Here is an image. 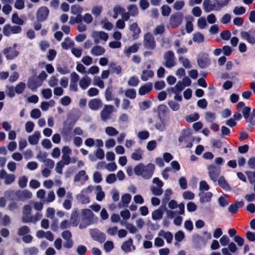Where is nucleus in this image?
Listing matches in <instances>:
<instances>
[{"label":"nucleus","instance_id":"f257e3e1","mask_svg":"<svg viewBox=\"0 0 255 255\" xmlns=\"http://www.w3.org/2000/svg\"><path fill=\"white\" fill-rule=\"evenodd\" d=\"M155 166L152 163H148L145 165L139 163L134 168V173L138 176H141L145 179H150L154 172Z\"/></svg>","mask_w":255,"mask_h":255},{"label":"nucleus","instance_id":"f03ea898","mask_svg":"<svg viewBox=\"0 0 255 255\" xmlns=\"http://www.w3.org/2000/svg\"><path fill=\"white\" fill-rule=\"evenodd\" d=\"M94 190V186L89 185L87 188L81 190L80 193L76 196L77 200L82 204H87L90 202L89 194Z\"/></svg>","mask_w":255,"mask_h":255},{"label":"nucleus","instance_id":"7ed1b4c3","mask_svg":"<svg viewBox=\"0 0 255 255\" xmlns=\"http://www.w3.org/2000/svg\"><path fill=\"white\" fill-rule=\"evenodd\" d=\"M207 170L211 180L216 182L219 178L221 173V167L214 164H210L207 166Z\"/></svg>","mask_w":255,"mask_h":255},{"label":"nucleus","instance_id":"20e7f679","mask_svg":"<svg viewBox=\"0 0 255 255\" xmlns=\"http://www.w3.org/2000/svg\"><path fill=\"white\" fill-rule=\"evenodd\" d=\"M180 142H185L187 143L186 147L190 148L192 146V142L193 141V138L190 133L189 129L183 130L180 136L178 138Z\"/></svg>","mask_w":255,"mask_h":255},{"label":"nucleus","instance_id":"39448f33","mask_svg":"<svg viewBox=\"0 0 255 255\" xmlns=\"http://www.w3.org/2000/svg\"><path fill=\"white\" fill-rule=\"evenodd\" d=\"M163 59L165 61L164 65L167 68H172L176 65L174 54L172 51L165 52Z\"/></svg>","mask_w":255,"mask_h":255},{"label":"nucleus","instance_id":"423d86ee","mask_svg":"<svg viewBox=\"0 0 255 255\" xmlns=\"http://www.w3.org/2000/svg\"><path fill=\"white\" fill-rule=\"evenodd\" d=\"M143 43L144 47L148 49L153 50L156 47L154 38L150 33H147L144 35Z\"/></svg>","mask_w":255,"mask_h":255},{"label":"nucleus","instance_id":"0eeeda50","mask_svg":"<svg viewBox=\"0 0 255 255\" xmlns=\"http://www.w3.org/2000/svg\"><path fill=\"white\" fill-rule=\"evenodd\" d=\"M16 46L17 44L15 43L13 44L12 47H6L3 49L2 52L3 54L7 59H13L18 55L19 52L15 49Z\"/></svg>","mask_w":255,"mask_h":255},{"label":"nucleus","instance_id":"6e6552de","mask_svg":"<svg viewBox=\"0 0 255 255\" xmlns=\"http://www.w3.org/2000/svg\"><path fill=\"white\" fill-rule=\"evenodd\" d=\"M183 19V15L181 12H177L173 14L169 19L171 26L173 28L178 27L182 23Z\"/></svg>","mask_w":255,"mask_h":255},{"label":"nucleus","instance_id":"1a4fd4ad","mask_svg":"<svg viewBox=\"0 0 255 255\" xmlns=\"http://www.w3.org/2000/svg\"><path fill=\"white\" fill-rule=\"evenodd\" d=\"M242 38L246 40L251 44L255 43V30L254 29L249 30L248 31H242L240 33Z\"/></svg>","mask_w":255,"mask_h":255},{"label":"nucleus","instance_id":"9d476101","mask_svg":"<svg viewBox=\"0 0 255 255\" xmlns=\"http://www.w3.org/2000/svg\"><path fill=\"white\" fill-rule=\"evenodd\" d=\"M21 31V27L18 25L11 26L6 24L3 28V33L5 36H9L11 34L19 33Z\"/></svg>","mask_w":255,"mask_h":255},{"label":"nucleus","instance_id":"9b49d317","mask_svg":"<svg viewBox=\"0 0 255 255\" xmlns=\"http://www.w3.org/2000/svg\"><path fill=\"white\" fill-rule=\"evenodd\" d=\"M92 239L101 243H103L106 239V235L97 229H91L89 231Z\"/></svg>","mask_w":255,"mask_h":255},{"label":"nucleus","instance_id":"f8f14e48","mask_svg":"<svg viewBox=\"0 0 255 255\" xmlns=\"http://www.w3.org/2000/svg\"><path fill=\"white\" fill-rule=\"evenodd\" d=\"M49 13V10L47 7L41 6L38 8L36 12V18L39 22L45 21Z\"/></svg>","mask_w":255,"mask_h":255},{"label":"nucleus","instance_id":"ddd939ff","mask_svg":"<svg viewBox=\"0 0 255 255\" xmlns=\"http://www.w3.org/2000/svg\"><path fill=\"white\" fill-rule=\"evenodd\" d=\"M184 204L181 203L178 205V211L166 210L167 217L169 219H172L177 215H183L184 214Z\"/></svg>","mask_w":255,"mask_h":255},{"label":"nucleus","instance_id":"4468645a","mask_svg":"<svg viewBox=\"0 0 255 255\" xmlns=\"http://www.w3.org/2000/svg\"><path fill=\"white\" fill-rule=\"evenodd\" d=\"M92 37L94 39L95 44H99L100 40L106 41L108 39V35L103 31H94Z\"/></svg>","mask_w":255,"mask_h":255},{"label":"nucleus","instance_id":"2eb2a0df","mask_svg":"<svg viewBox=\"0 0 255 255\" xmlns=\"http://www.w3.org/2000/svg\"><path fill=\"white\" fill-rule=\"evenodd\" d=\"M75 215L74 214H72L70 218L71 222L66 220H63L60 223V228L62 230H64L69 228L71 226V225H72V226H77L78 225V223L77 221V220L75 219Z\"/></svg>","mask_w":255,"mask_h":255},{"label":"nucleus","instance_id":"dca6fc26","mask_svg":"<svg viewBox=\"0 0 255 255\" xmlns=\"http://www.w3.org/2000/svg\"><path fill=\"white\" fill-rule=\"evenodd\" d=\"M203 6L205 12H210L213 10H219L220 8L218 6L217 3H212L210 0H204Z\"/></svg>","mask_w":255,"mask_h":255},{"label":"nucleus","instance_id":"f3484780","mask_svg":"<svg viewBox=\"0 0 255 255\" xmlns=\"http://www.w3.org/2000/svg\"><path fill=\"white\" fill-rule=\"evenodd\" d=\"M0 178L4 179V183L6 185L12 183L15 179V176L13 174H8L4 169L0 172Z\"/></svg>","mask_w":255,"mask_h":255},{"label":"nucleus","instance_id":"a211bd4d","mask_svg":"<svg viewBox=\"0 0 255 255\" xmlns=\"http://www.w3.org/2000/svg\"><path fill=\"white\" fill-rule=\"evenodd\" d=\"M42 85L41 80H39L37 77L29 79L27 82V86L32 91L36 90L37 88Z\"/></svg>","mask_w":255,"mask_h":255},{"label":"nucleus","instance_id":"6ab92c4d","mask_svg":"<svg viewBox=\"0 0 255 255\" xmlns=\"http://www.w3.org/2000/svg\"><path fill=\"white\" fill-rule=\"evenodd\" d=\"M114 107L112 105H106L101 113V117L103 121H106L110 118L113 111Z\"/></svg>","mask_w":255,"mask_h":255},{"label":"nucleus","instance_id":"aec40b11","mask_svg":"<svg viewBox=\"0 0 255 255\" xmlns=\"http://www.w3.org/2000/svg\"><path fill=\"white\" fill-rule=\"evenodd\" d=\"M15 195L19 200L22 201L30 199L32 197V193L27 190L17 191L15 193Z\"/></svg>","mask_w":255,"mask_h":255},{"label":"nucleus","instance_id":"412c9836","mask_svg":"<svg viewBox=\"0 0 255 255\" xmlns=\"http://www.w3.org/2000/svg\"><path fill=\"white\" fill-rule=\"evenodd\" d=\"M131 199V196L128 193L124 194L121 198V201L118 203V207L120 209L128 207Z\"/></svg>","mask_w":255,"mask_h":255},{"label":"nucleus","instance_id":"4be33fe9","mask_svg":"<svg viewBox=\"0 0 255 255\" xmlns=\"http://www.w3.org/2000/svg\"><path fill=\"white\" fill-rule=\"evenodd\" d=\"M152 84L148 82L141 86L138 90V94L140 96H143L149 93L152 89Z\"/></svg>","mask_w":255,"mask_h":255},{"label":"nucleus","instance_id":"5701e85b","mask_svg":"<svg viewBox=\"0 0 255 255\" xmlns=\"http://www.w3.org/2000/svg\"><path fill=\"white\" fill-rule=\"evenodd\" d=\"M131 247L134 250L135 248L133 245V241L130 238L128 241L124 242L121 246L122 250L128 253L131 251Z\"/></svg>","mask_w":255,"mask_h":255},{"label":"nucleus","instance_id":"b1692460","mask_svg":"<svg viewBox=\"0 0 255 255\" xmlns=\"http://www.w3.org/2000/svg\"><path fill=\"white\" fill-rule=\"evenodd\" d=\"M105 51V49L103 47L95 45L92 48L90 53L94 56H100L103 55Z\"/></svg>","mask_w":255,"mask_h":255},{"label":"nucleus","instance_id":"393cba45","mask_svg":"<svg viewBox=\"0 0 255 255\" xmlns=\"http://www.w3.org/2000/svg\"><path fill=\"white\" fill-rule=\"evenodd\" d=\"M91 79L88 76H83L79 81V86L82 90H86L91 84Z\"/></svg>","mask_w":255,"mask_h":255},{"label":"nucleus","instance_id":"a878e982","mask_svg":"<svg viewBox=\"0 0 255 255\" xmlns=\"http://www.w3.org/2000/svg\"><path fill=\"white\" fill-rule=\"evenodd\" d=\"M219 185L224 190L230 191L232 188L228 184L225 177L223 176L219 177L217 180Z\"/></svg>","mask_w":255,"mask_h":255},{"label":"nucleus","instance_id":"bb28decb","mask_svg":"<svg viewBox=\"0 0 255 255\" xmlns=\"http://www.w3.org/2000/svg\"><path fill=\"white\" fill-rule=\"evenodd\" d=\"M40 137V132L38 131H36L32 135L28 136V142L31 145H36L38 143Z\"/></svg>","mask_w":255,"mask_h":255},{"label":"nucleus","instance_id":"cd10ccee","mask_svg":"<svg viewBox=\"0 0 255 255\" xmlns=\"http://www.w3.org/2000/svg\"><path fill=\"white\" fill-rule=\"evenodd\" d=\"M89 107L92 110L96 111L102 106L101 101L99 99H94L89 102Z\"/></svg>","mask_w":255,"mask_h":255},{"label":"nucleus","instance_id":"c85d7f7f","mask_svg":"<svg viewBox=\"0 0 255 255\" xmlns=\"http://www.w3.org/2000/svg\"><path fill=\"white\" fill-rule=\"evenodd\" d=\"M94 189L96 195V200L98 201H102L105 196V194L102 190V187L100 185H97L94 187Z\"/></svg>","mask_w":255,"mask_h":255},{"label":"nucleus","instance_id":"c756f323","mask_svg":"<svg viewBox=\"0 0 255 255\" xmlns=\"http://www.w3.org/2000/svg\"><path fill=\"white\" fill-rule=\"evenodd\" d=\"M138 45L137 44H134L128 48H125L124 53L127 56L129 57L131 53H136L138 51Z\"/></svg>","mask_w":255,"mask_h":255},{"label":"nucleus","instance_id":"7c9ffc66","mask_svg":"<svg viewBox=\"0 0 255 255\" xmlns=\"http://www.w3.org/2000/svg\"><path fill=\"white\" fill-rule=\"evenodd\" d=\"M199 195L200 197V202L201 203H203L210 202L213 194L210 192H207L206 193H200Z\"/></svg>","mask_w":255,"mask_h":255},{"label":"nucleus","instance_id":"2f4dec72","mask_svg":"<svg viewBox=\"0 0 255 255\" xmlns=\"http://www.w3.org/2000/svg\"><path fill=\"white\" fill-rule=\"evenodd\" d=\"M143 154V151L140 148H137L134 149L131 155V158L132 159L135 161L140 160L142 158Z\"/></svg>","mask_w":255,"mask_h":255},{"label":"nucleus","instance_id":"473e14b6","mask_svg":"<svg viewBox=\"0 0 255 255\" xmlns=\"http://www.w3.org/2000/svg\"><path fill=\"white\" fill-rule=\"evenodd\" d=\"M88 176L86 175L85 171L83 170L79 171L78 173L75 175L74 178V181H86L88 179Z\"/></svg>","mask_w":255,"mask_h":255},{"label":"nucleus","instance_id":"72a5a7b5","mask_svg":"<svg viewBox=\"0 0 255 255\" xmlns=\"http://www.w3.org/2000/svg\"><path fill=\"white\" fill-rule=\"evenodd\" d=\"M184 88V86L182 82L178 81L174 87L168 89L167 91L168 92H172L175 94H178L182 91Z\"/></svg>","mask_w":255,"mask_h":255},{"label":"nucleus","instance_id":"f704fd0d","mask_svg":"<svg viewBox=\"0 0 255 255\" xmlns=\"http://www.w3.org/2000/svg\"><path fill=\"white\" fill-rule=\"evenodd\" d=\"M207 57L208 56L207 55H204L198 59V65L201 68H205L208 65L209 60Z\"/></svg>","mask_w":255,"mask_h":255},{"label":"nucleus","instance_id":"c9c22d12","mask_svg":"<svg viewBox=\"0 0 255 255\" xmlns=\"http://www.w3.org/2000/svg\"><path fill=\"white\" fill-rule=\"evenodd\" d=\"M154 75V73L151 70H143L140 78L143 81H146L149 78H152Z\"/></svg>","mask_w":255,"mask_h":255},{"label":"nucleus","instance_id":"e433bc0d","mask_svg":"<svg viewBox=\"0 0 255 255\" xmlns=\"http://www.w3.org/2000/svg\"><path fill=\"white\" fill-rule=\"evenodd\" d=\"M251 109L249 107H245L242 110V113L244 118L246 120L247 122L252 124V120L250 118V113L251 112Z\"/></svg>","mask_w":255,"mask_h":255},{"label":"nucleus","instance_id":"4c0bfd02","mask_svg":"<svg viewBox=\"0 0 255 255\" xmlns=\"http://www.w3.org/2000/svg\"><path fill=\"white\" fill-rule=\"evenodd\" d=\"M75 43L69 37L66 38L64 41L61 43V46L63 49L67 50L74 46Z\"/></svg>","mask_w":255,"mask_h":255},{"label":"nucleus","instance_id":"58836bf2","mask_svg":"<svg viewBox=\"0 0 255 255\" xmlns=\"http://www.w3.org/2000/svg\"><path fill=\"white\" fill-rule=\"evenodd\" d=\"M193 41L197 43H202L204 41V36L200 32H196L193 35Z\"/></svg>","mask_w":255,"mask_h":255},{"label":"nucleus","instance_id":"ea45409f","mask_svg":"<svg viewBox=\"0 0 255 255\" xmlns=\"http://www.w3.org/2000/svg\"><path fill=\"white\" fill-rule=\"evenodd\" d=\"M172 194V191L171 189H167L164 192V196L162 199V204H166L170 199L171 196Z\"/></svg>","mask_w":255,"mask_h":255},{"label":"nucleus","instance_id":"a19ab883","mask_svg":"<svg viewBox=\"0 0 255 255\" xmlns=\"http://www.w3.org/2000/svg\"><path fill=\"white\" fill-rule=\"evenodd\" d=\"M159 236H162L168 243H170L173 239V235L169 232H165L161 231L159 233Z\"/></svg>","mask_w":255,"mask_h":255},{"label":"nucleus","instance_id":"79ce46f5","mask_svg":"<svg viewBox=\"0 0 255 255\" xmlns=\"http://www.w3.org/2000/svg\"><path fill=\"white\" fill-rule=\"evenodd\" d=\"M159 118L160 121L156 123L155 127L157 130L162 131L165 129L166 124L164 119H162L161 118Z\"/></svg>","mask_w":255,"mask_h":255},{"label":"nucleus","instance_id":"37998d69","mask_svg":"<svg viewBox=\"0 0 255 255\" xmlns=\"http://www.w3.org/2000/svg\"><path fill=\"white\" fill-rule=\"evenodd\" d=\"M158 115L159 118L161 116H164L168 111V108L164 105H160L158 106Z\"/></svg>","mask_w":255,"mask_h":255},{"label":"nucleus","instance_id":"c03bdc74","mask_svg":"<svg viewBox=\"0 0 255 255\" xmlns=\"http://www.w3.org/2000/svg\"><path fill=\"white\" fill-rule=\"evenodd\" d=\"M125 9L120 6V5H116L113 8L114 14L113 17L114 19H117L118 17L119 14L122 13L123 12L125 11Z\"/></svg>","mask_w":255,"mask_h":255},{"label":"nucleus","instance_id":"a18cd8bd","mask_svg":"<svg viewBox=\"0 0 255 255\" xmlns=\"http://www.w3.org/2000/svg\"><path fill=\"white\" fill-rule=\"evenodd\" d=\"M163 216V212L160 209L154 210L152 213V219L153 220H158L161 219Z\"/></svg>","mask_w":255,"mask_h":255},{"label":"nucleus","instance_id":"49530a36","mask_svg":"<svg viewBox=\"0 0 255 255\" xmlns=\"http://www.w3.org/2000/svg\"><path fill=\"white\" fill-rule=\"evenodd\" d=\"M205 118L206 121L208 123H213L216 118V116L215 113L210 112H207L205 113Z\"/></svg>","mask_w":255,"mask_h":255},{"label":"nucleus","instance_id":"de8ad7c7","mask_svg":"<svg viewBox=\"0 0 255 255\" xmlns=\"http://www.w3.org/2000/svg\"><path fill=\"white\" fill-rule=\"evenodd\" d=\"M127 9L128 11V12L132 16H134L138 13V11L137 7L134 4H131L128 5Z\"/></svg>","mask_w":255,"mask_h":255},{"label":"nucleus","instance_id":"09e8293b","mask_svg":"<svg viewBox=\"0 0 255 255\" xmlns=\"http://www.w3.org/2000/svg\"><path fill=\"white\" fill-rule=\"evenodd\" d=\"M105 132L107 135L112 136L117 135L119 133L118 131L112 127H107L105 128Z\"/></svg>","mask_w":255,"mask_h":255},{"label":"nucleus","instance_id":"8fccbe9b","mask_svg":"<svg viewBox=\"0 0 255 255\" xmlns=\"http://www.w3.org/2000/svg\"><path fill=\"white\" fill-rule=\"evenodd\" d=\"M23 252L25 255H36L38 253V249L35 247L25 248Z\"/></svg>","mask_w":255,"mask_h":255},{"label":"nucleus","instance_id":"3c124183","mask_svg":"<svg viewBox=\"0 0 255 255\" xmlns=\"http://www.w3.org/2000/svg\"><path fill=\"white\" fill-rule=\"evenodd\" d=\"M83 10V8L79 5H73L71 7V12L73 14H80Z\"/></svg>","mask_w":255,"mask_h":255},{"label":"nucleus","instance_id":"603ef678","mask_svg":"<svg viewBox=\"0 0 255 255\" xmlns=\"http://www.w3.org/2000/svg\"><path fill=\"white\" fill-rule=\"evenodd\" d=\"M11 21L12 23L22 25L24 23L23 20L18 17L17 13H14L12 15Z\"/></svg>","mask_w":255,"mask_h":255},{"label":"nucleus","instance_id":"864d4df0","mask_svg":"<svg viewBox=\"0 0 255 255\" xmlns=\"http://www.w3.org/2000/svg\"><path fill=\"white\" fill-rule=\"evenodd\" d=\"M125 95L127 98L134 99L136 97V93L134 89H129L125 91Z\"/></svg>","mask_w":255,"mask_h":255},{"label":"nucleus","instance_id":"5fc2aeb1","mask_svg":"<svg viewBox=\"0 0 255 255\" xmlns=\"http://www.w3.org/2000/svg\"><path fill=\"white\" fill-rule=\"evenodd\" d=\"M93 85L103 89L105 87L104 82L99 77H95L93 79Z\"/></svg>","mask_w":255,"mask_h":255},{"label":"nucleus","instance_id":"6e6d98bb","mask_svg":"<svg viewBox=\"0 0 255 255\" xmlns=\"http://www.w3.org/2000/svg\"><path fill=\"white\" fill-rule=\"evenodd\" d=\"M150 189L152 193L155 196H160L163 193L162 187L151 186L150 187Z\"/></svg>","mask_w":255,"mask_h":255},{"label":"nucleus","instance_id":"4d7b16f0","mask_svg":"<svg viewBox=\"0 0 255 255\" xmlns=\"http://www.w3.org/2000/svg\"><path fill=\"white\" fill-rule=\"evenodd\" d=\"M139 83V80L136 76H133L130 77L128 80V85L131 87H136Z\"/></svg>","mask_w":255,"mask_h":255},{"label":"nucleus","instance_id":"13d9d810","mask_svg":"<svg viewBox=\"0 0 255 255\" xmlns=\"http://www.w3.org/2000/svg\"><path fill=\"white\" fill-rule=\"evenodd\" d=\"M129 29L133 32V37H134L135 34H138L141 32V30L136 22H134L130 25Z\"/></svg>","mask_w":255,"mask_h":255},{"label":"nucleus","instance_id":"bf43d9fd","mask_svg":"<svg viewBox=\"0 0 255 255\" xmlns=\"http://www.w3.org/2000/svg\"><path fill=\"white\" fill-rule=\"evenodd\" d=\"M26 87V85L24 83L20 82L18 84H17L14 90L16 93L18 94H21L24 90L25 89Z\"/></svg>","mask_w":255,"mask_h":255},{"label":"nucleus","instance_id":"052dcab7","mask_svg":"<svg viewBox=\"0 0 255 255\" xmlns=\"http://www.w3.org/2000/svg\"><path fill=\"white\" fill-rule=\"evenodd\" d=\"M41 94L43 97L45 99H49L52 96V90L49 88L43 89Z\"/></svg>","mask_w":255,"mask_h":255},{"label":"nucleus","instance_id":"680f3d73","mask_svg":"<svg viewBox=\"0 0 255 255\" xmlns=\"http://www.w3.org/2000/svg\"><path fill=\"white\" fill-rule=\"evenodd\" d=\"M199 118V116L197 113L191 114L185 118L186 121L188 123H192L197 121Z\"/></svg>","mask_w":255,"mask_h":255},{"label":"nucleus","instance_id":"e2e57ef3","mask_svg":"<svg viewBox=\"0 0 255 255\" xmlns=\"http://www.w3.org/2000/svg\"><path fill=\"white\" fill-rule=\"evenodd\" d=\"M27 181L28 179L25 176L20 177L18 181L19 186L21 188L25 187L27 185Z\"/></svg>","mask_w":255,"mask_h":255},{"label":"nucleus","instance_id":"0e129e2a","mask_svg":"<svg viewBox=\"0 0 255 255\" xmlns=\"http://www.w3.org/2000/svg\"><path fill=\"white\" fill-rule=\"evenodd\" d=\"M179 61L185 68H190L191 67L190 62L188 59L185 58L183 56H180L179 57Z\"/></svg>","mask_w":255,"mask_h":255},{"label":"nucleus","instance_id":"69168bd1","mask_svg":"<svg viewBox=\"0 0 255 255\" xmlns=\"http://www.w3.org/2000/svg\"><path fill=\"white\" fill-rule=\"evenodd\" d=\"M114 246L112 241H107L104 244V248L106 253L110 252L113 249Z\"/></svg>","mask_w":255,"mask_h":255},{"label":"nucleus","instance_id":"338daca9","mask_svg":"<svg viewBox=\"0 0 255 255\" xmlns=\"http://www.w3.org/2000/svg\"><path fill=\"white\" fill-rule=\"evenodd\" d=\"M246 12V9L244 6H235L233 9V13L237 15H242Z\"/></svg>","mask_w":255,"mask_h":255},{"label":"nucleus","instance_id":"774afa93","mask_svg":"<svg viewBox=\"0 0 255 255\" xmlns=\"http://www.w3.org/2000/svg\"><path fill=\"white\" fill-rule=\"evenodd\" d=\"M197 25L200 29H204L207 26L206 19L203 17H200L197 21Z\"/></svg>","mask_w":255,"mask_h":255}]
</instances>
